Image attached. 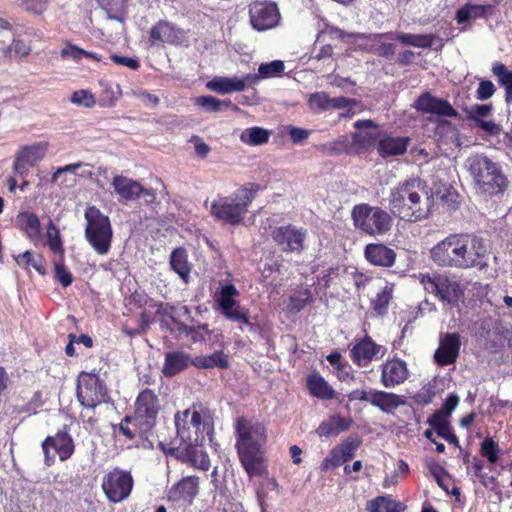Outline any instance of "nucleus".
I'll return each instance as SVG.
<instances>
[{
    "instance_id": "nucleus-17",
    "label": "nucleus",
    "mask_w": 512,
    "mask_h": 512,
    "mask_svg": "<svg viewBox=\"0 0 512 512\" xmlns=\"http://www.w3.org/2000/svg\"><path fill=\"white\" fill-rule=\"evenodd\" d=\"M47 149V142H38L22 147L16 154L14 160V172L20 176H24L27 173L28 167L34 166L45 157Z\"/></svg>"
},
{
    "instance_id": "nucleus-11",
    "label": "nucleus",
    "mask_w": 512,
    "mask_h": 512,
    "mask_svg": "<svg viewBox=\"0 0 512 512\" xmlns=\"http://www.w3.org/2000/svg\"><path fill=\"white\" fill-rule=\"evenodd\" d=\"M160 404L158 396L154 391L145 389L142 391L135 403V425L138 426L139 435L143 436L150 432L156 423Z\"/></svg>"
},
{
    "instance_id": "nucleus-39",
    "label": "nucleus",
    "mask_w": 512,
    "mask_h": 512,
    "mask_svg": "<svg viewBox=\"0 0 512 512\" xmlns=\"http://www.w3.org/2000/svg\"><path fill=\"white\" fill-rule=\"evenodd\" d=\"M492 71L502 86L505 87V99L508 104L512 103V71H509L505 65L494 63Z\"/></svg>"
},
{
    "instance_id": "nucleus-6",
    "label": "nucleus",
    "mask_w": 512,
    "mask_h": 512,
    "mask_svg": "<svg viewBox=\"0 0 512 512\" xmlns=\"http://www.w3.org/2000/svg\"><path fill=\"white\" fill-rule=\"evenodd\" d=\"M85 239L98 255H107L111 249L113 230L108 216L97 207L89 206L84 213Z\"/></svg>"
},
{
    "instance_id": "nucleus-52",
    "label": "nucleus",
    "mask_w": 512,
    "mask_h": 512,
    "mask_svg": "<svg viewBox=\"0 0 512 512\" xmlns=\"http://www.w3.org/2000/svg\"><path fill=\"white\" fill-rule=\"evenodd\" d=\"M312 300L311 292L308 289L300 291L298 295L290 297L289 308L292 311H300Z\"/></svg>"
},
{
    "instance_id": "nucleus-12",
    "label": "nucleus",
    "mask_w": 512,
    "mask_h": 512,
    "mask_svg": "<svg viewBox=\"0 0 512 512\" xmlns=\"http://www.w3.org/2000/svg\"><path fill=\"white\" fill-rule=\"evenodd\" d=\"M134 480L130 472L115 468L107 473L102 480V489L111 503L126 500L133 489Z\"/></svg>"
},
{
    "instance_id": "nucleus-18",
    "label": "nucleus",
    "mask_w": 512,
    "mask_h": 512,
    "mask_svg": "<svg viewBox=\"0 0 512 512\" xmlns=\"http://www.w3.org/2000/svg\"><path fill=\"white\" fill-rule=\"evenodd\" d=\"M386 349L376 344L370 337L356 342L350 352L352 361L359 367L368 366L374 359L384 356Z\"/></svg>"
},
{
    "instance_id": "nucleus-14",
    "label": "nucleus",
    "mask_w": 512,
    "mask_h": 512,
    "mask_svg": "<svg viewBox=\"0 0 512 512\" xmlns=\"http://www.w3.org/2000/svg\"><path fill=\"white\" fill-rule=\"evenodd\" d=\"M271 237L283 252L300 254L305 249L307 230L287 224L274 228Z\"/></svg>"
},
{
    "instance_id": "nucleus-58",
    "label": "nucleus",
    "mask_w": 512,
    "mask_h": 512,
    "mask_svg": "<svg viewBox=\"0 0 512 512\" xmlns=\"http://www.w3.org/2000/svg\"><path fill=\"white\" fill-rule=\"evenodd\" d=\"M494 92V84L489 80H482L477 88L476 96L479 100H487L494 94Z\"/></svg>"
},
{
    "instance_id": "nucleus-42",
    "label": "nucleus",
    "mask_w": 512,
    "mask_h": 512,
    "mask_svg": "<svg viewBox=\"0 0 512 512\" xmlns=\"http://www.w3.org/2000/svg\"><path fill=\"white\" fill-rule=\"evenodd\" d=\"M46 245L54 254H64L63 241L61 239L60 231L53 223V221H49L46 228Z\"/></svg>"
},
{
    "instance_id": "nucleus-29",
    "label": "nucleus",
    "mask_w": 512,
    "mask_h": 512,
    "mask_svg": "<svg viewBox=\"0 0 512 512\" xmlns=\"http://www.w3.org/2000/svg\"><path fill=\"white\" fill-rule=\"evenodd\" d=\"M46 446L50 445L61 461H66L74 453V442L66 431H59L55 436H48Z\"/></svg>"
},
{
    "instance_id": "nucleus-24",
    "label": "nucleus",
    "mask_w": 512,
    "mask_h": 512,
    "mask_svg": "<svg viewBox=\"0 0 512 512\" xmlns=\"http://www.w3.org/2000/svg\"><path fill=\"white\" fill-rule=\"evenodd\" d=\"M418 111L423 113L437 114L440 116H456V110L443 99L431 96L429 93L422 94L413 105Z\"/></svg>"
},
{
    "instance_id": "nucleus-46",
    "label": "nucleus",
    "mask_w": 512,
    "mask_h": 512,
    "mask_svg": "<svg viewBox=\"0 0 512 512\" xmlns=\"http://www.w3.org/2000/svg\"><path fill=\"white\" fill-rule=\"evenodd\" d=\"M393 289L386 285L372 300V307L379 315L386 313L389 303L392 299Z\"/></svg>"
},
{
    "instance_id": "nucleus-38",
    "label": "nucleus",
    "mask_w": 512,
    "mask_h": 512,
    "mask_svg": "<svg viewBox=\"0 0 512 512\" xmlns=\"http://www.w3.org/2000/svg\"><path fill=\"white\" fill-rule=\"evenodd\" d=\"M171 268L185 281H188L190 265L187 260V253L183 248L175 249L170 256Z\"/></svg>"
},
{
    "instance_id": "nucleus-5",
    "label": "nucleus",
    "mask_w": 512,
    "mask_h": 512,
    "mask_svg": "<svg viewBox=\"0 0 512 512\" xmlns=\"http://www.w3.org/2000/svg\"><path fill=\"white\" fill-rule=\"evenodd\" d=\"M258 190V185L254 183L245 185L232 195L213 201L210 212L219 220L232 225L238 224L246 214Z\"/></svg>"
},
{
    "instance_id": "nucleus-7",
    "label": "nucleus",
    "mask_w": 512,
    "mask_h": 512,
    "mask_svg": "<svg viewBox=\"0 0 512 512\" xmlns=\"http://www.w3.org/2000/svg\"><path fill=\"white\" fill-rule=\"evenodd\" d=\"M469 169L480 192L492 195L504 189L506 179L497 164L489 158L482 155L471 157Z\"/></svg>"
},
{
    "instance_id": "nucleus-9",
    "label": "nucleus",
    "mask_w": 512,
    "mask_h": 512,
    "mask_svg": "<svg viewBox=\"0 0 512 512\" xmlns=\"http://www.w3.org/2000/svg\"><path fill=\"white\" fill-rule=\"evenodd\" d=\"M238 295L239 292L233 284H226L223 285L220 291L215 295V301L221 313L227 319L238 323L242 331L246 328L250 332H255L256 325L249 320L248 309L238 305L235 300V297Z\"/></svg>"
},
{
    "instance_id": "nucleus-35",
    "label": "nucleus",
    "mask_w": 512,
    "mask_h": 512,
    "mask_svg": "<svg viewBox=\"0 0 512 512\" xmlns=\"http://www.w3.org/2000/svg\"><path fill=\"white\" fill-rule=\"evenodd\" d=\"M192 365L196 368L211 369L220 368L226 369L229 367L228 356L223 351H216L211 355L197 356L193 359Z\"/></svg>"
},
{
    "instance_id": "nucleus-3",
    "label": "nucleus",
    "mask_w": 512,
    "mask_h": 512,
    "mask_svg": "<svg viewBox=\"0 0 512 512\" xmlns=\"http://www.w3.org/2000/svg\"><path fill=\"white\" fill-rule=\"evenodd\" d=\"M236 448L240 462L250 477L260 476L265 472L262 465V448L266 443L265 427L246 418L236 422Z\"/></svg>"
},
{
    "instance_id": "nucleus-26",
    "label": "nucleus",
    "mask_w": 512,
    "mask_h": 512,
    "mask_svg": "<svg viewBox=\"0 0 512 512\" xmlns=\"http://www.w3.org/2000/svg\"><path fill=\"white\" fill-rule=\"evenodd\" d=\"M366 259L375 266L391 267L396 258L393 249L384 244H369L365 248Z\"/></svg>"
},
{
    "instance_id": "nucleus-34",
    "label": "nucleus",
    "mask_w": 512,
    "mask_h": 512,
    "mask_svg": "<svg viewBox=\"0 0 512 512\" xmlns=\"http://www.w3.org/2000/svg\"><path fill=\"white\" fill-rule=\"evenodd\" d=\"M156 314L161 317V323L171 332H178L182 322L179 321V309L168 303L159 304Z\"/></svg>"
},
{
    "instance_id": "nucleus-36",
    "label": "nucleus",
    "mask_w": 512,
    "mask_h": 512,
    "mask_svg": "<svg viewBox=\"0 0 512 512\" xmlns=\"http://www.w3.org/2000/svg\"><path fill=\"white\" fill-rule=\"evenodd\" d=\"M383 37L387 39H396L401 43L418 48H428L432 46L433 36L432 35H414L409 33H386Z\"/></svg>"
},
{
    "instance_id": "nucleus-27",
    "label": "nucleus",
    "mask_w": 512,
    "mask_h": 512,
    "mask_svg": "<svg viewBox=\"0 0 512 512\" xmlns=\"http://www.w3.org/2000/svg\"><path fill=\"white\" fill-rule=\"evenodd\" d=\"M410 139L408 137H380L377 150L382 157L402 155L406 152Z\"/></svg>"
},
{
    "instance_id": "nucleus-50",
    "label": "nucleus",
    "mask_w": 512,
    "mask_h": 512,
    "mask_svg": "<svg viewBox=\"0 0 512 512\" xmlns=\"http://www.w3.org/2000/svg\"><path fill=\"white\" fill-rule=\"evenodd\" d=\"M178 333L190 336L194 342H203L206 341L209 330L205 325L199 327H188L183 323L181 324Z\"/></svg>"
},
{
    "instance_id": "nucleus-49",
    "label": "nucleus",
    "mask_w": 512,
    "mask_h": 512,
    "mask_svg": "<svg viewBox=\"0 0 512 512\" xmlns=\"http://www.w3.org/2000/svg\"><path fill=\"white\" fill-rule=\"evenodd\" d=\"M61 58L62 59H73L75 61H80L83 57L93 58L95 60H99V58L88 51H85L75 45H67L65 48L61 50Z\"/></svg>"
},
{
    "instance_id": "nucleus-61",
    "label": "nucleus",
    "mask_w": 512,
    "mask_h": 512,
    "mask_svg": "<svg viewBox=\"0 0 512 512\" xmlns=\"http://www.w3.org/2000/svg\"><path fill=\"white\" fill-rule=\"evenodd\" d=\"M134 95L142 101L146 106L153 108L157 106L159 99L156 95L151 94L144 90L135 91Z\"/></svg>"
},
{
    "instance_id": "nucleus-16",
    "label": "nucleus",
    "mask_w": 512,
    "mask_h": 512,
    "mask_svg": "<svg viewBox=\"0 0 512 512\" xmlns=\"http://www.w3.org/2000/svg\"><path fill=\"white\" fill-rule=\"evenodd\" d=\"M200 479L197 476H185L168 490V500L176 505L189 506L199 493Z\"/></svg>"
},
{
    "instance_id": "nucleus-30",
    "label": "nucleus",
    "mask_w": 512,
    "mask_h": 512,
    "mask_svg": "<svg viewBox=\"0 0 512 512\" xmlns=\"http://www.w3.org/2000/svg\"><path fill=\"white\" fill-rule=\"evenodd\" d=\"M112 185L115 192L125 200H135L143 192V187L140 183L122 175L115 176Z\"/></svg>"
},
{
    "instance_id": "nucleus-19",
    "label": "nucleus",
    "mask_w": 512,
    "mask_h": 512,
    "mask_svg": "<svg viewBox=\"0 0 512 512\" xmlns=\"http://www.w3.org/2000/svg\"><path fill=\"white\" fill-rule=\"evenodd\" d=\"M249 74L243 77L233 76H215L213 79L206 83V87L213 92L225 95L234 92H241L252 86Z\"/></svg>"
},
{
    "instance_id": "nucleus-10",
    "label": "nucleus",
    "mask_w": 512,
    "mask_h": 512,
    "mask_svg": "<svg viewBox=\"0 0 512 512\" xmlns=\"http://www.w3.org/2000/svg\"><path fill=\"white\" fill-rule=\"evenodd\" d=\"M77 398L85 408L94 409L107 401L106 386L96 374L82 372L78 377Z\"/></svg>"
},
{
    "instance_id": "nucleus-60",
    "label": "nucleus",
    "mask_w": 512,
    "mask_h": 512,
    "mask_svg": "<svg viewBox=\"0 0 512 512\" xmlns=\"http://www.w3.org/2000/svg\"><path fill=\"white\" fill-rule=\"evenodd\" d=\"M356 104V100L350 99L347 97L339 96V97H330V110L331 109H343V108H351L352 105Z\"/></svg>"
},
{
    "instance_id": "nucleus-4",
    "label": "nucleus",
    "mask_w": 512,
    "mask_h": 512,
    "mask_svg": "<svg viewBox=\"0 0 512 512\" xmlns=\"http://www.w3.org/2000/svg\"><path fill=\"white\" fill-rule=\"evenodd\" d=\"M174 420L179 444L203 443L206 437L212 439L214 427L208 410L192 406L177 412Z\"/></svg>"
},
{
    "instance_id": "nucleus-47",
    "label": "nucleus",
    "mask_w": 512,
    "mask_h": 512,
    "mask_svg": "<svg viewBox=\"0 0 512 512\" xmlns=\"http://www.w3.org/2000/svg\"><path fill=\"white\" fill-rule=\"evenodd\" d=\"M480 453L490 464H495L499 460L500 448L493 438L487 437L480 445Z\"/></svg>"
},
{
    "instance_id": "nucleus-15",
    "label": "nucleus",
    "mask_w": 512,
    "mask_h": 512,
    "mask_svg": "<svg viewBox=\"0 0 512 512\" xmlns=\"http://www.w3.org/2000/svg\"><path fill=\"white\" fill-rule=\"evenodd\" d=\"M249 18L253 29L263 32L275 28L281 16L275 3L264 1L249 6Z\"/></svg>"
},
{
    "instance_id": "nucleus-22",
    "label": "nucleus",
    "mask_w": 512,
    "mask_h": 512,
    "mask_svg": "<svg viewBox=\"0 0 512 512\" xmlns=\"http://www.w3.org/2000/svg\"><path fill=\"white\" fill-rule=\"evenodd\" d=\"M179 458L189 462L193 467L207 471L210 467L208 454L203 450L202 443H184L177 446Z\"/></svg>"
},
{
    "instance_id": "nucleus-59",
    "label": "nucleus",
    "mask_w": 512,
    "mask_h": 512,
    "mask_svg": "<svg viewBox=\"0 0 512 512\" xmlns=\"http://www.w3.org/2000/svg\"><path fill=\"white\" fill-rule=\"evenodd\" d=\"M21 6L32 13L41 14L46 9L45 0H22Z\"/></svg>"
},
{
    "instance_id": "nucleus-21",
    "label": "nucleus",
    "mask_w": 512,
    "mask_h": 512,
    "mask_svg": "<svg viewBox=\"0 0 512 512\" xmlns=\"http://www.w3.org/2000/svg\"><path fill=\"white\" fill-rule=\"evenodd\" d=\"M461 342L457 333H447L440 340L434 358L437 364L446 366L454 363L458 357Z\"/></svg>"
},
{
    "instance_id": "nucleus-31",
    "label": "nucleus",
    "mask_w": 512,
    "mask_h": 512,
    "mask_svg": "<svg viewBox=\"0 0 512 512\" xmlns=\"http://www.w3.org/2000/svg\"><path fill=\"white\" fill-rule=\"evenodd\" d=\"M351 420L339 414L332 415L328 420L323 421L317 428L320 437H335L349 429Z\"/></svg>"
},
{
    "instance_id": "nucleus-37",
    "label": "nucleus",
    "mask_w": 512,
    "mask_h": 512,
    "mask_svg": "<svg viewBox=\"0 0 512 512\" xmlns=\"http://www.w3.org/2000/svg\"><path fill=\"white\" fill-rule=\"evenodd\" d=\"M284 69L285 65L281 60H274L268 63L260 64L257 74L249 73V77H253V79H251L252 86L257 84L262 79L280 76L284 72Z\"/></svg>"
},
{
    "instance_id": "nucleus-51",
    "label": "nucleus",
    "mask_w": 512,
    "mask_h": 512,
    "mask_svg": "<svg viewBox=\"0 0 512 512\" xmlns=\"http://www.w3.org/2000/svg\"><path fill=\"white\" fill-rule=\"evenodd\" d=\"M71 102L75 105L91 108L95 105L96 99L94 95L88 90L75 91L71 96Z\"/></svg>"
},
{
    "instance_id": "nucleus-25",
    "label": "nucleus",
    "mask_w": 512,
    "mask_h": 512,
    "mask_svg": "<svg viewBox=\"0 0 512 512\" xmlns=\"http://www.w3.org/2000/svg\"><path fill=\"white\" fill-rule=\"evenodd\" d=\"M193 359L183 350L168 351L165 354L162 373L165 377H173L191 365Z\"/></svg>"
},
{
    "instance_id": "nucleus-48",
    "label": "nucleus",
    "mask_w": 512,
    "mask_h": 512,
    "mask_svg": "<svg viewBox=\"0 0 512 512\" xmlns=\"http://www.w3.org/2000/svg\"><path fill=\"white\" fill-rule=\"evenodd\" d=\"M308 106L315 113L330 110V97L326 92H315L309 96Z\"/></svg>"
},
{
    "instance_id": "nucleus-63",
    "label": "nucleus",
    "mask_w": 512,
    "mask_h": 512,
    "mask_svg": "<svg viewBox=\"0 0 512 512\" xmlns=\"http://www.w3.org/2000/svg\"><path fill=\"white\" fill-rule=\"evenodd\" d=\"M491 110L490 105H474L471 107L470 114L471 117L474 118L476 121L481 120L483 117L488 115V113Z\"/></svg>"
},
{
    "instance_id": "nucleus-32",
    "label": "nucleus",
    "mask_w": 512,
    "mask_h": 512,
    "mask_svg": "<svg viewBox=\"0 0 512 512\" xmlns=\"http://www.w3.org/2000/svg\"><path fill=\"white\" fill-rule=\"evenodd\" d=\"M307 388L311 395L322 400H330L335 396V391L332 387L317 373H313L308 376Z\"/></svg>"
},
{
    "instance_id": "nucleus-13",
    "label": "nucleus",
    "mask_w": 512,
    "mask_h": 512,
    "mask_svg": "<svg viewBox=\"0 0 512 512\" xmlns=\"http://www.w3.org/2000/svg\"><path fill=\"white\" fill-rule=\"evenodd\" d=\"M422 284L428 293L436 295L443 303L456 305L464 295L461 284L445 276H423Z\"/></svg>"
},
{
    "instance_id": "nucleus-33",
    "label": "nucleus",
    "mask_w": 512,
    "mask_h": 512,
    "mask_svg": "<svg viewBox=\"0 0 512 512\" xmlns=\"http://www.w3.org/2000/svg\"><path fill=\"white\" fill-rule=\"evenodd\" d=\"M369 403L388 413L392 409L397 408L401 401L396 394L371 389Z\"/></svg>"
},
{
    "instance_id": "nucleus-41",
    "label": "nucleus",
    "mask_w": 512,
    "mask_h": 512,
    "mask_svg": "<svg viewBox=\"0 0 512 512\" xmlns=\"http://www.w3.org/2000/svg\"><path fill=\"white\" fill-rule=\"evenodd\" d=\"M15 261L18 266L28 269L33 267L39 274H45V268L43 266V258L39 254H32L30 251H25L15 256Z\"/></svg>"
},
{
    "instance_id": "nucleus-62",
    "label": "nucleus",
    "mask_w": 512,
    "mask_h": 512,
    "mask_svg": "<svg viewBox=\"0 0 512 512\" xmlns=\"http://www.w3.org/2000/svg\"><path fill=\"white\" fill-rule=\"evenodd\" d=\"M458 403H459V397L455 394H450L444 404H443V409L441 411L444 412V414L446 415V417L448 418V416L453 412V410H455V408L458 406Z\"/></svg>"
},
{
    "instance_id": "nucleus-44",
    "label": "nucleus",
    "mask_w": 512,
    "mask_h": 512,
    "mask_svg": "<svg viewBox=\"0 0 512 512\" xmlns=\"http://www.w3.org/2000/svg\"><path fill=\"white\" fill-rule=\"evenodd\" d=\"M428 424L433 428L437 435L445 439L451 432V426L443 411H436L429 419Z\"/></svg>"
},
{
    "instance_id": "nucleus-28",
    "label": "nucleus",
    "mask_w": 512,
    "mask_h": 512,
    "mask_svg": "<svg viewBox=\"0 0 512 512\" xmlns=\"http://www.w3.org/2000/svg\"><path fill=\"white\" fill-rule=\"evenodd\" d=\"M18 227L35 245L41 240V224L37 215L31 212H21L16 217Z\"/></svg>"
},
{
    "instance_id": "nucleus-1",
    "label": "nucleus",
    "mask_w": 512,
    "mask_h": 512,
    "mask_svg": "<svg viewBox=\"0 0 512 512\" xmlns=\"http://www.w3.org/2000/svg\"><path fill=\"white\" fill-rule=\"evenodd\" d=\"M432 261L441 267L483 270L488 266L485 241L474 234H451L434 245Z\"/></svg>"
},
{
    "instance_id": "nucleus-20",
    "label": "nucleus",
    "mask_w": 512,
    "mask_h": 512,
    "mask_svg": "<svg viewBox=\"0 0 512 512\" xmlns=\"http://www.w3.org/2000/svg\"><path fill=\"white\" fill-rule=\"evenodd\" d=\"M184 31L168 21H159L150 30V45L165 43L179 45L184 40Z\"/></svg>"
},
{
    "instance_id": "nucleus-57",
    "label": "nucleus",
    "mask_w": 512,
    "mask_h": 512,
    "mask_svg": "<svg viewBox=\"0 0 512 512\" xmlns=\"http://www.w3.org/2000/svg\"><path fill=\"white\" fill-rule=\"evenodd\" d=\"M54 273L63 287H68L72 283V275L62 263H55Z\"/></svg>"
},
{
    "instance_id": "nucleus-64",
    "label": "nucleus",
    "mask_w": 512,
    "mask_h": 512,
    "mask_svg": "<svg viewBox=\"0 0 512 512\" xmlns=\"http://www.w3.org/2000/svg\"><path fill=\"white\" fill-rule=\"evenodd\" d=\"M10 51L16 56L24 57L29 54V47L20 40H14L10 46Z\"/></svg>"
},
{
    "instance_id": "nucleus-53",
    "label": "nucleus",
    "mask_w": 512,
    "mask_h": 512,
    "mask_svg": "<svg viewBox=\"0 0 512 512\" xmlns=\"http://www.w3.org/2000/svg\"><path fill=\"white\" fill-rule=\"evenodd\" d=\"M118 429L126 438L130 440L134 439L137 431L139 432L138 426L135 425V416H126L119 424Z\"/></svg>"
},
{
    "instance_id": "nucleus-54",
    "label": "nucleus",
    "mask_w": 512,
    "mask_h": 512,
    "mask_svg": "<svg viewBox=\"0 0 512 512\" xmlns=\"http://www.w3.org/2000/svg\"><path fill=\"white\" fill-rule=\"evenodd\" d=\"M357 447L358 443L346 440L340 443L338 446L334 447V449L340 455L343 461L347 462L353 458Z\"/></svg>"
},
{
    "instance_id": "nucleus-56",
    "label": "nucleus",
    "mask_w": 512,
    "mask_h": 512,
    "mask_svg": "<svg viewBox=\"0 0 512 512\" xmlns=\"http://www.w3.org/2000/svg\"><path fill=\"white\" fill-rule=\"evenodd\" d=\"M343 463H345V462L340 457V455L336 452V450L333 448L330 451V453L322 461L320 468L322 471H327L329 469L338 467Z\"/></svg>"
},
{
    "instance_id": "nucleus-2",
    "label": "nucleus",
    "mask_w": 512,
    "mask_h": 512,
    "mask_svg": "<svg viewBox=\"0 0 512 512\" xmlns=\"http://www.w3.org/2000/svg\"><path fill=\"white\" fill-rule=\"evenodd\" d=\"M390 211L405 221H419L428 216L429 196L419 178L399 182L390 190Z\"/></svg>"
},
{
    "instance_id": "nucleus-40",
    "label": "nucleus",
    "mask_w": 512,
    "mask_h": 512,
    "mask_svg": "<svg viewBox=\"0 0 512 512\" xmlns=\"http://www.w3.org/2000/svg\"><path fill=\"white\" fill-rule=\"evenodd\" d=\"M240 140L252 146L262 145L268 142L269 132L260 127L247 128L241 133Z\"/></svg>"
},
{
    "instance_id": "nucleus-23",
    "label": "nucleus",
    "mask_w": 512,
    "mask_h": 512,
    "mask_svg": "<svg viewBox=\"0 0 512 512\" xmlns=\"http://www.w3.org/2000/svg\"><path fill=\"white\" fill-rule=\"evenodd\" d=\"M407 377V365L400 359L388 360L382 365L381 383L386 388L402 384Z\"/></svg>"
},
{
    "instance_id": "nucleus-55",
    "label": "nucleus",
    "mask_w": 512,
    "mask_h": 512,
    "mask_svg": "<svg viewBox=\"0 0 512 512\" xmlns=\"http://www.w3.org/2000/svg\"><path fill=\"white\" fill-rule=\"evenodd\" d=\"M391 506V498L389 496H378L367 502L366 509L369 512H380L382 509H388Z\"/></svg>"
},
{
    "instance_id": "nucleus-8",
    "label": "nucleus",
    "mask_w": 512,
    "mask_h": 512,
    "mask_svg": "<svg viewBox=\"0 0 512 512\" xmlns=\"http://www.w3.org/2000/svg\"><path fill=\"white\" fill-rule=\"evenodd\" d=\"M352 216L355 226L372 236L384 235L392 225V219L388 212L368 204L356 205L353 208Z\"/></svg>"
},
{
    "instance_id": "nucleus-45",
    "label": "nucleus",
    "mask_w": 512,
    "mask_h": 512,
    "mask_svg": "<svg viewBox=\"0 0 512 512\" xmlns=\"http://www.w3.org/2000/svg\"><path fill=\"white\" fill-rule=\"evenodd\" d=\"M195 104L205 112L215 113L221 110L222 105L232 106L230 100L222 102L213 96H199L195 99Z\"/></svg>"
},
{
    "instance_id": "nucleus-43",
    "label": "nucleus",
    "mask_w": 512,
    "mask_h": 512,
    "mask_svg": "<svg viewBox=\"0 0 512 512\" xmlns=\"http://www.w3.org/2000/svg\"><path fill=\"white\" fill-rule=\"evenodd\" d=\"M490 6L467 4L457 11L456 19L459 24H463L471 19L484 16Z\"/></svg>"
}]
</instances>
